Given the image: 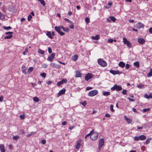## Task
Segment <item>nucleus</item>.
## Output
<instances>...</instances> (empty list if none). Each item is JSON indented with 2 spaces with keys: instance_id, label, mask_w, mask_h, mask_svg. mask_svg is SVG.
I'll list each match as a JSON object with an SVG mask.
<instances>
[{
  "instance_id": "nucleus-1",
  "label": "nucleus",
  "mask_w": 152,
  "mask_h": 152,
  "mask_svg": "<svg viewBox=\"0 0 152 152\" xmlns=\"http://www.w3.org/2000/svg\"><path fill=\"white\" fill-rule=\"evenodd\" d=\"M98 93V91L96 90H94L90 91L88 93V96L92 97L96 95Z\"/></svg>"
},
{
  "instance_id": "nucleus-2",
  "label": "nucleus",
  "mask_w": 152,
  "mask_h": 152,
  "mask_svg": "<svg viewBox=\"0 0 152 152\" xmlns=\"http://www.w3.org/2000/svg\"><path fill=\"white\" fill-rule=\"evenodd\" d=\"M98 63L102 66H105L107 65L106 62L102 59L99 58L97 60Z\"/></svg>"
},
{
  "instance_id": "nucleus-3",
  "label": "nucleus",
  "mask_w": 152,
  "mask_h": 152,
  "mask_svg": "<svg viewBox=\"0 0 152 152\" xmlns=\"http://www.w3.org/2000/svg\"><path fill=\"white\" fill-rule=\"evenodd\" d=\"M55 30L61 36H63L64 34V33L62 31H61V29L60 26H55L54 28Z\"/></svg>"
},
{
  "instance_id": "nucleus-4",
  "label": "nucleus",
  "mask_w": 152,
  "mask_h": 152,
  "mask_svg": "<svg viewBox=\"0 0 152 152\" xmlns=\"http://www.w3.org/2000/svg\"><path fill=\"white\" fill-rule=\"evenodd\" d=\"M123 42L124 44H126L127 46L129 48L131 47L132 45L131 43L126 39L124 37L123 38Z\"/></svg>"
},
{
  "instance_id": "nucleus-5",
  "label": "nucleus",
  "mask_w": 152,
  "mask_h": 152,
  "mask_svg": "<svg viewBox=\"0 0 152 152\" xmlns=\"http://www.w3.org/2000/svg\"><path fill=\"white\" fill-rule=\"evenodd\" d=\"M98 136V134L97 133H94L93 134H92L91 136L90 137V138L91 140H96Z\"/></svg>"
},
{
  "instance_id": "nucleus-6",
  "label": "nucleus",
  "mask_w": 152,
  "mask_h": 152,
  "mask_svg": "<svg viewBox=\"0 0 152 152\" xmlns=\"http://www.w3.org/2000/svg\"><path fill=\"white\" fill-rule=\"evenodd\" d=\"M104 139H100L99 142V150H100L104 145Z\"/></svg>"
},
{
  "instance_id": "nucleus-7",
  "label": "nucleus",
  "mask_w": 152,
  "mask_h": 152,
  "mask_svg": "<svg viewBox=\"0 0 152 152\" xmlns=\"http://www.w3.org/2000/svg\"><path fill=\"white\" fill-rule=\"evenodd\" d=\"M93 77V75L91 74L88 73V74L86 75L85 76V80L86 81H88L89 79Z\"/></svg>"
},
{
  "instance_id": "nucleus-8",
  "label": "nucleus",
  "mask_w": 152,
  "mask_h": 152,
  "mask_svg": "<svg viewBox=\"0 0 152 152\" xmlns=\"http://www.w3.org/2000/svg\"><path fill=\"white\" fill-rule=\"evenodd\" d=\"M55 56V53H52L50 56L49 57H48L47 58V60L50 61H52L53 59L54 58Z\"/></svg>"
},
{
  "instance_id": "nucleus-9",
  "label": "nucleus",
  "mask_w": 152,
  "mask_h": 152,
  "mask_svg": "<svg viewBox=\"0 0 152 152\" xmlns=\"http://www.w3.org/2000/svg\"><path fill=\"white\" fill-rule=\"evenodd\" d=\"M82 144V140H79L77 143L76 146V149H79Z\"/></svg>"
},
{
  "instance_id": "nucleus-10",
  "label": "nucleus",
  "mask_w": 152,
  "mask_h": 152,
  "mask_svg": "<svg viewBox=\"0 0 152 152\" xmlns=\"http://www.w3.org/2000/svg\"><path fill=\"white\" fill-rule=\"evenodd\" d=\"M110 73H112L113 75H115L121 73V72L118 70L115 71L113 70H110Z\"/></svg>"
},
{
  "instance_id": "nucleus-11",
  "label": "nucleus",
  "mask_w": 152,
  "mask_h": 152,
  "mask_svg": "<svg viewBox=\"0 0 152 152\" xmlns=\"http://www.w3.org/2000/svg\"><path fill=\"white\" fill-rule=\"evenodd\" d=\"M65 91L66 90L64 88L60 90L58 93V96L59 97L61 95L64 94L65 93Z\"/></svg>"
},
{
  "instance_id": "nucleus-12",
  "label": "nucleus",
  "mask_w": 152,
  "mask_h": 152,
  "mask_svg": "<svg viewBox=\"0 0 152 152\" xmlns=\"http://www.w3.org/2000/svg\"><path fill=\"white\" fill-rule=\"evenodd\" d=\"M50 65L53 68H58L61 67V66L60 65L56 64L54 63H51L50 64Z\"/></svg>"
},
{
  "instance_id": "nucleus-13",
  "label": "nucleus",
  "mask_w": 152,
  "mask_h": 152,
  "mask_svg": "<svg viewBox=\"0 0 152 152\" xmlns=\"http://www.w3.org/2000/svg\"><path fill=\"white\" fill-rule=\"evenodd\" d=\"M27 69V67H26L25 65H22L21 67L22 71L24 74L26 73V70Z\"/></svg>"
},
{
  "instance_id": "nucleus-14",
  "label": "nucleus",
  "mask_w": 152,
  "mask_h": 152,
  "mask_svg": "<svg viewBox=\"0 0 152 152\" xmlns=\"http://www.w3.org/2000/svg\"><path fill=\"white\" fill-rule=\"evenodd\" d=\"M144 26V25H143V24L140 22L136 24V27L137 28H140L142 27H143Z\"/></svg>"
},
{
  "instance_id": "nucleus-15",
  "label": "nucleus",
  "mask_w": 152,
  "mask_h": 152,
  "mask_svg": "<svg viewBox=\"0 0 152 152\" xmlns=\"http://www.w3.org/2000/svg\"><path fill=\"white\" fill-rule=\"evenodd\" d=\"M138 41L139 43L141 45L143 44L145 42V40L142 38L139 39Z\"/></svg>"
},
{
  "instance_id": "nucleus-16",
  "label": "nucleus",
  "mask_w": 152,
  "mask_h": 152,
  "mask_svg": "<svg viewBox=\"0 0 152 152\" xmlns=\"http://www.w3.org/2000/svg\"><path fill=\"white\" fill-rule=\"evenodd\" d=\"M91 38L93 39L97 40H98L100 38V36L99 35H97L94 36H92Z\"/></svg>"
},
{
  "instance_id": "nucleus-17",
  "label": "nucleus",
  "mask_w": 152,
  "mask_h": 152,
  "mask_svg": "<svg viewBox=\"0 0 152 152\" xmlns=\"http://www.w3.org/2000/svg\"><path fill=\"white\" fill-rule=\"evenodd\" d=\"M0 149L1 152H5V150L3 145H0Z\"/></svg>"
},
{
  "instance_id": "nucleus-18",
  "label": "nucleus",
  "mask_w": 152,
  "mask_h": 152,
  "mask_svg": "<svg viewBox=\"0 0 152 152\" xmlns=\"http://www.w3.org/2000/svg\"><path fill=\"white\" fill-rule=\"evenodd\" d=\"M78 57V56L77 55L75 54L72 56V59L73 61H76Z\"/></svg>"
},
{
  "instance_id": "nucleus-19",
  "label": "nucleus",
  "mask_w": 152,
  "mask_h": 152,
  "mask_svg": "<svg viewBox=\"0 0 152 152\" xmlns=\"http://www.w3.org/2000/svg\"><path fill=\"white\" fill-rule=\"evenodd\" d=\"M82 74L80 71H77L76 73V77H81Z\"/></svg>"
},
{
  "instance_id": "nucleus-20",
  "label": "nucleus",
  "mask_w": 152,
  "mask_h": 152,
  "mask_svg": "<svg viewBox=\"0 0 152 152\" xmlns=\"http://www.w3.org/2000/svg\"><path fill=\"white\" fill-rule=\"evenodd\" d=\"M124 119L127 122L128 124L132 122V120L130 118H127L126 116L124 117Z\"/></svg>"
},
{
  "instance_id": "nucleus-21",
  "label": "nucleus",
  "mask_w": 152,
  "mask_h": 152,
  "mask_svg": "<svg viewBox=\"0 0 152 152\" xmlns=\"http://www.w3.org/2000/svg\"><path fill=\"white\" fill-rule=\"evenodd\" d=\"M115 87L116 91H118L122 89V87L120 86L115 85Z\"/></svg>"
},
{
  "instance_id": "nucleus-22",
  "label": "nucleus",
  "mask_w": 152,
  "mask_h": 152,
  "mask_svg": "<svg viewBox=\"0 0 152 152\" xmlns=\"http://www.w3.org/2000/svg\"><path fill=\"white\" fill-rule=\"evenodd\" d=\"M140 140H143L145 139L146 138V136L144 135H141L139 136Z\"/></svg>"
},
{
  "instance_id": "nucleus-23",
  "label": "nucleus",
  "mask_w": 152,
  "mask_h": 152,
  "mask_svg": "<svg viewBox=\"0 0 152 152\" xmlns=\"http://www.w3.org/2000/svg\"><path fill=\"white\" fill-rule=\"evenodd\" d=\"M145 86L142 84H140L137 86V87L139 88H145Z\"/></svg>"
},
{
  "instance_id": "nucleus-24",
  "label": "nucleus",
  "mask_w": 152,
  "mask_h": 152,
  "mask_svg": "<svg viewBox=\"0 0 152 152\" xmlns=\"http://www.w3.org/2000/svg\"><path fill=\"white\" fill-rule=\"evenodd\" d=\"M118 65L119 66L123 68L125 66V64L123 62L121 61L119 63Z\"/></svg>"
},
{
  "instance_id": "nucleus-25",
  "label": "nucleus",
  "mask_w": 152,
  "mask_h": 152,
  "mask_svg": "<svg viewBox=\"0 0 152 152\" xmlns=\"http://www.w3.org/2000/svg\"><path fill=\"white\" fill-rule=\"evenodd\" d=\"M61 28L62 29L63 31L65 32H68L69 31V29L68 28H65L62 26H61Z\"/></svg>"
},
{
  "instance_id": "nucleus-26",
  "label": "nucleus",
  "mask_w": 152,
  "mask_h": 152,
  "mask_svg": "<svg viewBox=\"0 0 152 152\" xmlns=\"http://www.w3.org/2000/svg\"><path fill=\"white\" fill-rule=\"evenodd\" d=\"M46 35L50 39H52L53 38L52 36L51 35V34L50 31H48L46 34Z\"/></svg>"
},
{
  "instance_id": "nucleus-27",
  "label": "nucleus",
  "mask_w": 152,
  "mask_h": 152,
  "mask_svg": "<svg viewBox=\"0 0 152 152\" xmlns=\"http://www.w3.org/2000/svg\"><path fill=\"white\" fill-rule=\"evenodd\" d=\"M144 97L147 99H149L152 98V94H150L149 95H147V94L145 95Z\"/></svg>"
},
{
  "instance_id": "nucleus-28",
  "label": "nucleus",
  "mask_w": 152,
  "mask_h": 152,
  "mask_svg": "<svg viewBox=\"0 0 152 152\" xmlns=\"http://www.w3.org/2000/svg\"><path fill=\"white\" fill-rule=\"evenodd\" d=\"M60 82H61V84H62L64 83H66L67 82V80L65 78L63 79L61 81H60Z\"/></svg>"
},
{
  "instance_id": "nucleus-29",
  "label": "nucleus",
  "mask_w": 152,
  "mask_h": 152,
  "mask_svg": "<svg viewBox=\"0 0 152 152\" xmlns=\"http://www.w3.org/2000/svg\"><path fill=\"white\" fill-rule=\"evenodd\" d=\"M40 1L41 4L43 6H45V3L44 0H37Z\"/></svg>"
},
{
  "instance_id": "nucleus-30",
  "label": "nucleus",
  "mask_w": 152,
  "mask_h": 152,
  "mask_svg": "<svg viewBox=\"0 0 152 152\" xmlns=\"http://www.w3.org/2000/svg\"><path fill=\"white\" fill-rule=\"evenodd\" d=\"M152 76V69H151L150 70V72L147 74V77H150Z\"/></svg>"
},
{
  "instance_id": "nucleus-31",
  "label": "nucleus",
  "mask_w": 152,
  "mask_h": 152,
  "mask_svg": "<svg viewBox=\"0 0 152 152\" xmlns=\"http://www.w3.org/2000/svg\"><path fill=\"white\" fill-rule=\"evenodd\" d=\"M134 65L136 67H139V63L138 61H136L134 63Z\"/></svg>"
},
{
  "instance_id": "nucleus-32",
  "label": "nucleus",
  "mask_w": 152,
  "mask_h": 152,
  "mask_svg": "<svg viewBox=\"0 0 152 152\" xmlns=\"http://www.w3.org/2000/svg\"><path fill=\"white\" fill-rule=\"evenodd\" d=\"M33 99L34 102H38L39 101V98L37 97H33Z\"/></svg>"
},
{
  "instance_id": "nucleus-33",
  "label": "nucleus",
  "mask_w": 152,
  "mask_h": 152,
  "mask_svg": "<svg viewBox=\"0 0 152 152\" xmlns=\"http://www.w3.org/2000/svg\"><path fill=\"white\" fill-rule=\"evenodd\" d=\"M110 92L108 91H104L103 93V95L104 96H107L110 94Z\"/></svg>"
},
{
  "instance_id": "nucleus-34",
  "label": "nucleus",
  "mask_w": 152,
  "mask_h": 152,
  "mask_svg": "<svg viewBox=\"0 0 152 152\" xmlns=\"http://www.w3.org/2000/svg\"><path fill=\"white\" fill-rule=\"evenodd\" d=\"M110 18L111 20L113 22H115L116 20V19L113 16H110Z\"/></svg>"
},
{
  "instance_id": "nucleus-35",
  "label": "nucleus",
  "mask_w": 152,
  "mask_h": 152,
  "mask_svg": "<svg viewBox=\"0 0 152 152\" xmlns=\"http://www.w3.org/2000/svg\"><path fill=\"white\" fill-rule=\"evenodd\" d=\"M151 140V138H147L145 140V143L146 144H148L150 142V140Z\"/></svg>"
},
{
  "instance_id": "nucleus-36",
  "label": "nucleus",
  "mask_w": 152,
  "mask_h": 152,
  "mask_svg": "<svg viewBox=\"0 0 152 152\" xmlns=\"http://www.w3.org/2000/svg\"><path fill=\"white\" fill-rule=\"evenodd\" d=\"M38 52L40 54L43 55L44 53L45 52L44 51L40 49H39L38 50Z\"/></svg>"
},
{
  "instance_id": "nucleus-37",
  "label": "nucleus",
  "mask_w": 152,
  "mask_h": 152,
  "mask_svg": "<svg viewBox=\"0 0 152 152\" xmlns=\"http://www.w3.org/2000/svg\"><path fill=\"white\" fill-rule=\"evenodd\" d=\"M33 69V67H31L29 68L28 70V73H30L31 72Z\"/></svg>"
},
{
  "instance_id": "nucleus-38",
  "label": "nucleus",
  "mask_w": 152,
  "mask_h": 152,
  "mask_svg": "<svg viewBox=\"0 0 152 152\" xmlns=\"http://www.w3.org/2000/svg\"><path fill=\"white\" fill-rule=\"evenodd\" d=\"M12 37V35H8L5 37L4 38L5 39H9L11 38Z\"/></svg>"
},
{
  "instance_id": "nucleus-39",
  "label": "nucleus",
  "mask_w": 152,
  "mask_h": 152,
  "mask_svg": "<svg viewBox=\"0 0 152 152\" xmlns=\"http://www.w3.org/2000/svg\"><path fill=\"white\" fill-rule=\"evenodd\" d=\"M93 130H92V131H91L88 134H87L86 135V136H85V139H86L87 138V137H88L90 136H91V134H92V133H93Z\"/></svg>"
},
{
  "instance_id": "nucleus-40",
  "label": "nucleus",
  "mask_w": 152,
  "mask_h": 152,
  "mask_svg": "<svg viewBox=\"0 0 152 152\" xmlns=\"http://www.w3.org/2000/svg\"><path fill=\"white\" fill-rule=\"evenodd\" d=\"M13 139L15 140H17L19 139H20V137L18 136H14L13 137Z\"/></svg>"
},
{
  "instance_id": "nucleus-41",
  "label": "nucleus",
  "mask_w": 152,
  "mask_h": 152,
  "mask_svg": "<svg viewBox=\"0 0 152 152\" xmlns=\"http://www.w3.org/2000/svg\"><path fill=\"white\" fill-rule=\"evenodd\" d=\"M3 28L4 29L7 30H10L11 28V27L10 26L8 27L4 26Z\"/></svg>"
},
{
  "instance_id": "nucleus-42",
  "label": "nucleus",
  "mask_w": 152,
  "mask_h": 152,
  "mask_svg": "<svg viewBox=\"0 0 152 152\" xmlns=\"http://www.w3.org/2000/svg\"><path fill=\"white\" fill-rule=\"evenodd\" d=\"M4 16L3 14H2L1 12H0V19H4Z\"/></svg>"
},
{
  "instance_id": "nucleus-43",
  "label": "nucleus",
  "mask_w": 152,
  "mask_h": 152,
  "mask_svg": "<svg viewBox=\"0 0 152 152\" xmlns=\"http://www.w3.org/2000/svg\"><path fill=\"white\" fill-rule=\"evenodd\" d=\"M28 48H25V51L23 52V54L24 55H25L26 53L28 52Z\"/></svg>"
},
{
  "instance_id": "nucleus-44",
  "label": "nucleus",
  "mask_w": 152,
  "mask_h": 152,
  "mask_svg": "<svg viewBox=\"0 0 152 152\" xmlns=\"http://www.w3.org/2000/svg\"><path fill=\"white\" fill-rule=\"evenodd\" d=\"M6 35H12V34H13V32H6L5 33Z\"/></svg>"
},
{
  "instance_id": "nucleus-45",
  "label": "nucleus",
  "mask_w": 152,
  "mask_h": 152,
  "mask_svg": "<svg viewBox=\"0 0 152 152\" xmlns=\"http://www.w3.org/2000/svg\"><path fill=\"white\" fill-rule=\"evenodd\" d=\"M85 20L86 22V23L87 24H88L89 23L90 20L88 18L86 17L85 18Z\"/></svg>"
},
{
  "instance_id": "nucleus-46",
  "label": "nucleus",
  "mask_w": 152,
  "mask_h": 152,
  "mask_svg": "<svg viewBox=\"0 0 152 152\" xmlns=\"http://www.w3.org/2000/svg\"><path fill=\"white\" fill-rule=\"evenodd\" d=\"M134 139L135 141H138L139 140H140L139 136V137L136 136V137H134Z\"/></svg>"
},
{
  "instance_id": "nucleus-47",
  "label": "nucleus",
  "mask_w": 152,
  "mask_h": 152,
  "mask_svg": "<svg viewBox=\"0 0 152 152\" xmlns=\"http://www.w3.org/2000/svg\"><path fill=\"white\" fill-rule=\"evenodd\" d=\"M40 76L43 77H45L46 76V74L45 73H42L41 74Z\"/></svg>"
},
{
  "instance_id": "nucleus-48",
  "label": "nucleus",
  "mask_w": 152,
  "mask_h": 152,
  "mask_svg": "<svg viewBox=\"0 0 152 152\" xmlns=\"http://www.w3.org/2000/svg\"><path fill=\"white\" fill-rule=\"evenodd\" d=\"M150 110V108H145L143 110V111L144 112H147L148 111Z\"/></svg>"
},
{
  "instance_id": "nucleus-49",
  "label": "nucleus",
  "mask_w": 152,
  "mask_h": 152,
  "mask_svg": "<svg viewBox=\"0 0 152 152\" xmlns=\"http://www.w3.org/2000/svg\"><path fill=\"white\" fill-rule=\"evenodd\" d=\"M32 18V17L31 16V15H29L28 17V21H30L31 19Z\"/></svg>"
},
{
  "instance_id": "nucleus-50",
  "label": "nucleus",
  "mask_w": 152,
  "mask_h": 152,
  "mask_svg": "<svg viewBox=\"0 0 152 152\" xmlns=\"http://www.w3.org/2000/svg\"><path fill=\"white\" fill-rule=\"evenodd\" d=\"M110 110L112 112H113L114 111V110L113 109V105H110Z\"/></svg>"
},
{
  "instance_id": "nucleus-51",
  "label": "nucleus",
  "mask_w": 152,
  "mask_h": 152,
  "mask_svg": "<svg viewBox=\"0 0 152 152\" xmlns=\"http://www.w3.org/2000/svg\"><path fill=\"white\" fill-rule=\"evenodd\" d=\"M80 104L83 106H85L86 104V102H80Z\"/></svg>"
},
{
  "instance_id": "nucleus-52",
  "label": "nucleus",
  "mask_w": 152,
  "mask_h": 152,
  "mask_svg": "<svg viewBox=\"0 0 152 152\" xmlns=\"http://www.w3.org/2000/svg\"><path fill=\"white\" fill-rule=\"evenodd\" d=\"M20 118L21 119L23 120L25 118V116L24 115H21L20 116Z\"/></svg>"
},
{
  "instance_id": "nucleus-53",
  "label": "nucleus",
  "mask_w": 152,
  "mask_h": 152,
  "mask_svg": "<svg viewBox=\"0 0 152 152\" xmlns=\"http://www.w3.org/2000/svg\"><path fill=\"white\" fill-rule=\"evenodd\" d=\"M48 52L49 53H51L52 52L51 48L50 47L48 48Z\"/></svg>"
},
{
  "instance_id": "nucleus-54",
  "label": "nucleus",
  "mask_w": 152,
  "mask_h": 152,
  "mask_svg": "<svg viewBox=\"0 0 152 152\" xmlns=\"http://www.w3.org/2000/svg\"><path fill=\"white\" fill-rule=\"evenodd\" d=\"M48 65L46 64H44L42 65V67L44 68H45L47 67Z\"/></svg>"
},
{
  "instance_id": "nucleus-55",
  "label": "nucleus",
  "mask_w": 152,
  "mask_h": 152,
  "mask_svg": "<svg viewBox=\"0 0 152 152\" xmlns=\"http://www.w3.org/2000/svg\"><path fill=\"white\" fill-rule=\"evenodd\" d=\"M130 66V65H129L128 64H127L126 65L125 68L126 69H128L129 68Z\"/></svg>"
},
{
  "instance_id": "nucleus-56",
  "label": "nucleus",
  "mask_w": 152,
  "mask_h": 152,
  "mask_svg": "<svg viewBox=\"0 0 152 152\" xmlns=\"http://www.w3.org/2000/svg\"><path fill=\"white\" fill-rule=\"evenodd\" d=\"M122 93L124 95L126 94V90H123L122 91Z\"/></svg>"
},
{
  "instance_id": "nucleus-57",
  "label": "nucleus",
  "mask_w": 152,
  "mask_h": 152,
  "mask_svg": "<svg viewBox=\"0 0 152 152\" xmlns=\"http://www.w3.org/2000/svg\"><path fill=\"white\" fill-rule=\"evenodd\" d=\"M108 42L109 43H111L113 42V39H109L108 40Z\"/></svg>"
},
{
  "instance_id": "nucleus-58",
  "label": "nucleus",
  "mask_w": 152,
  "mask_h": 152,
  "mask_svg": "<svg viewBox=\"0 0 152 152\" xmlns=\"http://www.w3.org/2000/svg\"><path fill=\"white\" fill-rule=\"evenodd\" d=\"M46 142V141L45 140H43L41 141V143L43 144H45Z\"/></svg>"
},
{
  "instance_id": "nucleus-59",
  "label": "nucleus",
  "mask_w": 152,
  "mask_h": 152,
  "mask_svg": "<svg viewBox=\"0 0 152 152\" xmlns=\"http://www.w3.org/2000/svg\"><path fill=\"white\" fill-rule=\"evenodd\" d=\"M92 88H93L92 87H86V90L87 91H88L89 90L92 89Z\"/></svg>"
},
{
  "instance_id": "nucleus-60",
  "label": "nucleus",
  "mask_w": 152,
  "mask_h": 152,
  "mask_svg": "<svg viewBox=\"0 0 152 152\" xmlns=\"http://www.w3.org/2000/svg\"><path fill=\"white\" fill-rule=\"evenodd\" d=\"M112 3L111 1H110L108 2V4L107 5H108L110 7H111V5H112Z\"/></svg>"
},
{
  "instance_id": "nucleus-61",
  "label": "nucleus",
  "mask_w": 152,
  "mask_h": 152,
  "mask_svg": "<svg viewBox=\"0 0 152 152\" xmlns=\"http://www.w3.org/2000/svg\"><path fill=\"white\" fill-rule=\"evenodd\" d=\"M105 117H107L109 118V117H110V114H109L108 113H106V114L105 115Z\"/></svg>"
},
{
  "instance_id": "nucleus-62",
  "label": "nucleus",
  "mask_w": 152,
  "mask_h": 152,
  "mask_svg": "<svg viewBox=\"0 0 152 152\" xmlns=\"http://www.w3.org/2000/svg\"><path fill=\"white\" fill-rule=\"evenodd\" d=\"M127 99L129 100L130 101L134 102V99H131L130 98H129V97L127 98Z\"/></svg>"
},
{
  "instance_id": "nucleus-63",
  "label": "nucleus",
  "mask_w": 152,
  "mask_h": 152,
  "mask_svg": "<svg viewBox=\"0 0 152 152\" xmlns=\"http://www.w3.org/2000/svg\"><path fill=\"white\" fill-rule=\"evenodd\" d=\"M111 90H113V91H114L115 90H116V88H115V86H114L112 87L111 88Z\"/></svg>"
},
{
  "instance_id": "nucleus-64",
  "label": "nucleus",
  "mask_w": 152,
  "mask_h": 152,
  "mask_svg": "<svg viewBox=\"0 0 152 152\" xmlns=\"http://www.w3.org/2000/svg\"><path fill=\"white\" fill-rule=\"evenodd\" d=\"M149 33L150 34H152V28H150L149 30Z\"/></svg>"
}]
</instances>
